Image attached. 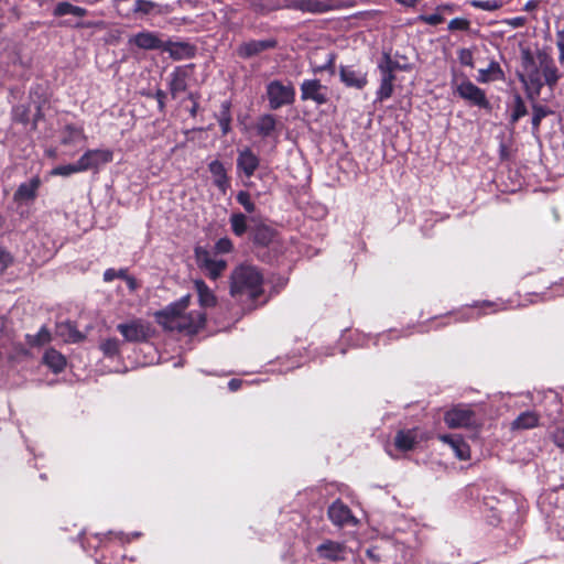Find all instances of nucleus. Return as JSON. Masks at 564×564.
Returning <instances> with one entry per match:
<instances>
[{"label": "nucleus", "mask_w": 564, "mask_h": 564, "mask_svg": "<svg viewBox=\"0 0 564 564\" xmlns=\"http://www.w3.org/2000/svg\"><path fill=\"white\" fill-rule=\"evenodd\" d=\"M259 158L248 148L241 150L237 158V169L251 177L259 167Z\"/></svg>", "instance_id": "obj_17"}, {"label": "nucleus", "mask_w": 564, "mask_h": 564, "mask_svg": "<svg viewBox=\"0 0 564 564\" xmlns=\"http://www.w3.org/2000/svg\"><path fill=\"white\" fill-rule=\"evenodd\" d=\"M240 384H241V381H239V380H237V379H232V380H230V381H229V383H228L229 389H230L231 391H236V390H238V389H239V387H240Z\"/></svg>", "instance_id": "obj_57"}, {"label": "nucleus", "mask_w": 564, "mask_h": 564, "mask_svg": "<svg viewBox=\"0 0 564 564\" xmlns=\"http://www.w3.org/2000/svg\"><path fill=\"white\" fill-rule=\"evenodd\" d=\"M85 140L86 137L82 127L66 124L61 131V142L64 145H75Z\"/></svg>", "instance_id": "obj_23"}, {"label": "nucleus", "mask_w": 564, "mask_h": 564, "mask_svg": "<svg viewBox=\"0 0 564 564\" xmlns=\"http://www.w3.org/2000/svg\"><path fill=\"white\" fill-rule=\"evenodd\" d=\"M26 340L31 346H41L51 340V334L43 327L35 335H26Z\"/></svg>", "instance_id": "obj_35"}, {"label": "nucleus", "mask_w": 564, "mask_h": 564, "mask_svg": "<svg viewBox=\"0 0 564 564\" xmlns=\"http://www.w3.org/2000/svg\"><path fill=\"white\" fill-rule=\"evenodd\" d=\"M456 93L460 98L469 101L475 106L480 108L489 107L485 91L468 79H464L457 84Z\"/></svg>", "instance_id": "obj_10"}, {"label": "nucleus", "mask_w": 564, "mask_h": 564, "mask_svg": "<svg viewBox=\"0 0 564 564\" xmlns=\"http://www.w3.org/2000/svg\"><path fill=\"white\" fill-rule=\"evenodd\" d=\"M158 8V4L148 0H137L134 2L133 12L149 14Z\"/></svg>", "instance_id": "obj_40"}, {"label": "nucleus", "mask_w": 564, "mask_h": 564, "mask_svg": "<svg viewBox=\"0 0 564 564\" xmlns=\"http://www.w3.org/2000/svg\"><path fill=\"white\" fill-rule=\"evenodd\" d=\"M199 304L203 307H212L216 304V296L203 280L195 281Z\"/></svg>", "instance_id": "obj_29"}, {"label": "nucleus", "mask_w": 564, "mask_h": 564, "mask_svg": "<svg viewBox=\"0 0 564 564\" xmlns=\"http://www.w3.org/2000/svg\"><path fill=\"white\" fill-rule=\"evenodd\" d=\"M83 172L82 169H79V162L73 164H66L61 165L52 170V175H59V176H69L74 173Z\"/></svg>", "instance_id": "obj_36"}, {"label": "nucleus", "mask_w": 564, "mask_h": 564, "mask_svg": "<svg viewBox=\"0 0 564 564\" xmlns=\"http://www.w3.org/2000/svg\"><path fill=\"white\" fill-rule=\"evenodd\" d=\"M130 43L142 50H162L163 41L150 31L139 32L130 39Z\"/></svg>", "instance_id": "obj_18"}, {"label": "nucleus", "mask_w": 564, "mask_h": 564, "mask_svg": "<svg viewBox=\"0 0 564 564\" xmlns=\"http://www.w3.org/2000/svg\"><path fill=\"white\" fill-rule=\"evenodd\" d=\"M367 556L376 562H380L386 556L378 546L367 550Z\"/></svg>", "instance_id": "obj_48"}, {"label": "nucleus", "mask_w": 564, "mask_h": 564, "mask_svg": "<svg viewBox=\"0 0 564 564\" xmlns=\"http://www.w3.org/2000/svg\"><path fill=\"white\" fill-rule=\"evenodd\" d=\"M339 6L336 3H326L318 0H296L291 4V8L310 13H324Z\"/></svg>", "instance_id": "obj_19"}, {"label": "nucleus", "mask_w": 564, "mask_h": 564, "mask_svg": "<svg viewBox=\"0 0 564 564\" xmlns=\"http://www.w3.org/2000/svg\"><path fill=\"white\" fill-rule=\"evenodd\" d=\"M538 61L541 68V76L544 79L543 85L546 84L550 88L555 87L561 75L553 58L547 53L539 51Z\"/></svg>", "instance_id": "obj_12"}, {"label": "nucleus", "mask_w": 564, "mask_h": 564, "mask_svg": "<svg viewBox=\"0 0 564 564\" xmlns=\"http://www.w3.org/2000/svg\"><path fill=\"white\" fill-rule=\"evenodd\" d=\"M162 51L169 53L175 61L194 56V47L186 42H163Z\"/></svg>", "instance_id": "obj_20"}, {"label": "nucleus", "mask_w": 564, "mask_h": 564, "mask_svg": "<svg viewBox=\"0 0 564 564\" xmlns=\"http://www.w3.org/2000/svg\"><path fill=\"white\" fill-rule=\"evenodd\" d=\"M127 341H143L149 337L150 327L140 319L122 323L117 326Z\"/></svg>", "instance_id": "obj_11"}, {"label": "nucleus", "mask_w": 564, "mask_h": 564, "mask_svg": "<svg viewBox=\"0 0 564 564\" xmlns=\"http://www.w3.org/2000/svg\"><path fill=\"white\" fill-rule=\"evenodd\" d=\"M469 21L464 18H455L449 21L448 30L451 31H466L469 29Z\"/></svg>", "instance_id": "obj_44"}, {"label": "nucleus", "mask_w": 564, "mask_h": 564, "mask_svg": "<svg viewBox=\"0 0 564 564\" xmlns=\"http://www.w3.org/2000/svg\"><path fill=\"white\" fill-rule=\"evenodd\" d=\"M522 72L519 73V79L525 87L530 97L539 96L543 87L541 68L539 66L538 55L534 56L530 50L521 52Z\"/></svg>", "instance_id": "obj_3"}, {"label": "nucleus", "mask_w": 564, "mask_h": 564, "mask_svg": "<svg viewBox=\"0 0 564 564\" xmlns=\"http://www.w3.org/2000/svg\"><path fill=\"white\" fill-rule=\"evenodd\" d=\"M169 88L170 94L174 99H176L181 93H184L187 89V74L183 68L176 67L170 74Z\"/></svg>", "instance_id": "obj_21"}, {"label": "nucleus", "mask_w": 564, "mask_h": 564, "mask_svg": "<svg viewBox=\"0 0 564 564\" xmlns=\"http://www.w3.org/2000/svg\"><path fill=\"white\" fill-rule=\"evenodd\" d=\"M113 160V152L109 149H95L86 151L79 159V169L83 172L98 170Z\"/></svg>", "instance_id": "obj_9"}, {"label": "nucleus", "mask_w": 564, "mask_h": 564, "mask_svg": "<svg viewBox=\"0 0 564 564\" xmlns=\"http://www.w3.org/2000/svg\"><path fill=\"white\" fill-rule=\"evenodd\" d=\"M14 116L21 122H26L28 121V113H26V109L24 107H18L14 110Z\"/></svg>", "instance_id": "obj_53"}, {"label": "nucleus", "mask_w": 564, "mask_h": 564, "mask_svg": "<svg viewBox=\"0 0 564 564\" xmlns=\"http://www.w3.org/2000/svg\"><path fill=\"white\" fill-rule=\"evenodd\" d=\"M550 113H551V111L547 110L545 107L540 106V105H534L533 106V116H532L533 129L538 130L542 119L545 118Z\"/></svg>", "instance_id": "obj_37"}, {"label": "nucleus", "mask_w": 564, "mask_h": 564, "mask_svg": "<svg viewBox=\"0 0 564 564\" xmlns=\"http://www.w3.org/2000/svg\"><path fill=\"white\" fill-rule=\"evenodd\" d=\"M237 202L243 206V208L246 209V212L248 213H253L254 209H256V205L253 204V202L251 200V197H250V194L248 192H245V191H240L238 194H237Z\"/></svg>", "instance_id": "obj_41"}, {"label": "nucleus", "mask_w": 564, "mask_h": 564, "mask_svg": "<svg viewBox=\"0 0 564 564\" xmlns=\"http://www.w3.org/2000/svg\"><path fill=\"white\" fill-rule=\"evenodd\" d=\"M263 278L253 265H240L231 273L230 293L232 296L257 299L262 294Z\"/></svg>", "instance_id": "obj_2"}, {"label": "nucleus", "mask_w": 564, "mask_h": 564, "mask_svg": "<svg viewBox=\"0 0 564 564\" xmlns=\"http://www.w3.org/2000/svg\"><path fill=\"white\" fill-rule=\"evenodd\" d=\"M397 1L403 6L413 7V6H415L417 0H397Z\"/></svg>", "instance_id": "obj_60"}, {"label": "nucleus", "mask_w": 564, "mask_h": 564, "mask_svg": "<svg viewBox=\"0 0 564 564\" xmlns=\"http://www.w3.org/2000/svg\"><path fill=\"white\" fill-rule=\"evenodd\" d=\"M339 77L347 87L356 89H362L368 83L367 74L351 66H340Z\"/></svg>", "instance_id": "obj_15"}, {"label": "nucleus", "mask_w": 564, "mask_h": 564, "mask_svg": "<svg viewBox=\"0 0 564 564\" xmlns=\"http://www.w3.org/2000/svg\"><path fill=\"white\" fill-rule=\"evenodd\" d=\"M217 119L223 133L227 134L230 131L231 123L230 104L228 101L221 104Z\"/></svg>", "instance_id": "obj_33"}, {"label": "nucleus", "mask_w": 564, "mask_h": 564, "mask_svg": "<svg viewBox=\"0 0 564 564\" xmlns=\"http://www.w3.org/2000/svg\"><path fill=\"white\" fill-rule=\"evenodd\" d=\"M116 278H117V271H115L113 269H108L104 273V280L107 282H110Z\"/></svg>", "instance_id": "obj_55"}, {"label": "nucleus", "mask_w": 564, "mask_h": 564, "mask_svg": "<svg viewBox=\"0 0 564 564\" xmlns=\"http://www.w3.org/2000/svg\"><path fill=\"white\" fill-rule=\"evenodd\" d=\"M328 517L336 525H344L352 518L350 509L339 500L328 508Z\"/></svg>", "instance_id": "obj_22"}, {"label": "nucleus", "mask_w": 564, "mask_h": 564, "mask_svg": "<svg viewBox=\"0 0 564 564\" xmlns=\"http://www.w3.org/2000/svg\"><path fill=\"white\" fill-rule=\"evenodd\" d=\"M189 300L191 296L185 295L177 302L158 312V322L170 330L185 332L187 334L197 333L206 323V314L202 310L184 314V311L188 307Z\"/></svg>", "instance_id": "obj_1"}, {"label": "nucleus", "mask_w": 564, "mask_h": 564, "mask_svg": "<svg viewBox=\"0 0 564 564\" xmlns=\"http://www.w3.org/2000/svg\"><path fill=\"white\" fill-rule=\"evenodd\" d=\"M527 113V108L521 99V97L516 98V107L513 112V121L518 120L519 118L523 117Z\"/></svg>", "instance_id": "obj_47"}, {"label": "nucleus", "mask_w": 564, "mask_h": 564, "mask_svg": "<svg viewBox=\"0 0 564 564\" xmlns=\"http://www.w3.org/2000/svg\"><path fill=\"white\" fill-rule=\"evenodd\" d=\"M378 67L381 73V84L377 91V99L383 101L392 96L393 80L395 78L394 72L399 66L391 59L389 54L384 53Z\"/></svg>", "instance_id": "obj_6"}, {"label": "nucleus", "mask_w": 564, "mask_h": 564, "mask_svg": "<svg viewBox=\"0 0 564 564\" xmlns=\"http://www.w3.org/2000/svg\"><path fill=\"white\" fill-rule=\"evenodd\" d=\"M458 61L462 65L474 67V55L469 48H460L457 53Z\"/></svg>", "instance_id": "obj_42"}, {"label": "nucleus", "mask_w": 564, "mask_h": 564, "mask_svg": "<svg viewBox=\"0 0 564 564\" xmlns=\"http://www.w3.org/2000/svg\"><path fill=\"white\" fill-rule=\"evenodd\" d=\"M444 19L440 13H434L429 17H425V23H429L431 25H436L438 23H442Z\"/></svg>", "instance_id": "obj_52"}, {"label": "nucleus", "mask_w": 564, "mask_h": 564, "mask_svg": "<svg viewBox=\"0 0 564 564\" xmlns=\"http://www.w3.org/2000/svg\"><path fill=\"white\" fill-rule=\"evenodd\" d=\"M444 421L451 429L477 425V416L469 405L458 404L446 411Z\"/></svg>", "instance_id": "obj_7"}, {"label": "nucleus", "mask_w": 564, "mask_h": 564, "mask_svg": "<svg viewBox=\"0 0 564 564\" xmlns=\"http://www.w3.org/2000/svg\"><path fill=\"white\" fill-rule=\"evenodd\" d=\"M43 361L55 373L63 371L66 366V358L53 348L45 351Z\"/></svg>", "instance_id": "obj_27"}, {"label": "nucleus", "mask_w": 564, "mask_h": 564, "mask_svg": "<svg viewBox=\"0 0 564 564\" xmlns=\"http://www.w3.org/2000/svg\"><path fill=\"white\" fill-rule=\"evenodd\" d=\"M275 46L276 41L274 39L252 40L242 43L238 47L237 53L242 58H250L254 55L260 54L263 51L274 48Z\"/></svg>", "instance_id": "obj_14"}, {"label": "nucleus", "mask_w": 564, "mask_h": 564, "mask_svg": "<svg viewBox=\"0 0 564 564\" xmlns=\"http://www.w3.org/2000/svg\"><path fill=\"white\" fill-rule=\"evenodd\" d=\"M231 249H232V242L229 238H220L215 245V250L218 253H227V252H230Z\"/></svg>", "instance_id": "obj_45"}, {"label": "nucleus", "mask_w": 564, "mask_h": 564, "mask_svg": "<svg viewBox=\"0 0 564 564\" xmlns=\"http://www.w3.org/2000/svg\"><path fill=\"white\" fill-rule=\"evenodd\" d=\"M251 236L256 245L267 247L274 238V230L267 225H258L251 229Z\"/></svg>", "instance_id": "obj_26"}, {"label": "nucleus", "mask_w": 564, "mask_h": 564, "mask_svg": "<svg viewBox=\"0 0 564 564\" xmlns=\"http://www.w3.org/2000/svg\"><path fill=\"white\" fill-rule=\"evenodd\" d=\"M124 275H128L124 270H120L117 272V278H122L124 280Z\"/></svg>", "instance_id": "obj_62"}, {"label": "nucleus", "mask_w": 564, "mask_h": 564, "mask_svg": "<svg viewBox=\"0 0 564 564\" xmlns=\"http://www.w3.org/2000/svg\"><path fill=\"white\" fill-rule=\"evenodd\" d=\"M69 339L74 343L80 341L83 339V335L77 330H72L69 334Z\"/></svg>", "instance_id": "obj_56"}, {"label": "nucleus", "mask_w": 564, "mask_h": 564, "mask_svg": "<svg viewBox=\"0 0 564 564\" xmlns=\"http://www.w3.org/2000/svg\"><path fill=\"white\" fill-rule=\"evenodd\" d=\"M100 349L106 356H115L119 352V340L117 338H108L101 343Z\"/></svg>", "instance_id": "obj_38"}, {"label": "nucleus", "mask_w": 564, "mask_h": 564, "mask_svg": "<svg viewBox=\"0 0 564 564\" xmlns=\"http://www.w3.org/2000/svg\"><path fill=\"white\" fill-rule=\"evenodd\" d=\"M556 46L558 48V61L564 64V29L556 32Z\"/></svg>", "instance_id": "obj_46"}, {"label": "nucleus", "mask_w": 564, "mask_h": 564, "mask_svg": "<svg viewBox=\"0 0 564 564\" xmlns=\"http://www.w3.org/2000/svg\"><path fill=\"white\" fill-rule=\"evenodd\" d=\"M276 119L273 115L265 113L259 117L256 129L262 138L271 137L276 128Z\"/></svg>", "instance_id": "obj_28"}, {"label": "nucleus", "mask_w": 564, "mask_h": 564, "mask_svg": "<svg viewBox=\"0 0 564 564\" xmlns=\"http://www.w3.org/2000/svg\"><path fill=\"white\" fill-rule=\"evenodd\" d=\"M443 443L447 444L452 449L456 446V441L462 440L459 435H440L438 437Z\"/></svg>", "instance_id": "obj_50"}, {"label": "nucleus", "mask_w": 564, "mask_h": 564, "mask_svg": "<svg viewBox=\"0 0 564 564\" xmlns=\"http://www.w3.org/2000/svg\"><path fill=\"white\" fill-rule=\"evenodd\" d=\"M269 107L278 110L284 106L292 105L295 99V88L292 83L284 84L281 80H272L265 87Z\"/></svg>", "instance_id": "obj_4"}, {"label": "nucleus", "mask_w": 564, "mask_h": 564, "mask_svg": "<svg viewBox=\"0 0 564 564\" xmlns=\"http://www.w3.org/2000/svg\"><path fill=\"white\" fill-rule=\"evenodd\" d=\"M195 259L198 268L213 280L219 278L227 268L225 260L216 258L212 251L203 247L195 248Z\"/></svg>", "instance_id": "obj_5"}, {"label": "nucleus", "mask_w": 564, "mask_h": 564, "mask_svg": "<svg viewBox=\"0 0 564 564\" xmlns=\"http://www.w3.org/2000/svg\"><path fill=\"white\" fill-rule=\"evenodd\" d=\"M165 97H166V94L165 91H163L162 89H158L155 91V99L158 101V105H159V108L160 110L162 111L165 107Z\"/></svg>", "instance_id": "obj_51"}, {"label": "nucleus", "mask_w": 564, "mask_h": 564, "mask_svg": "<svg viewBox=\"0 0 564 564\" xmlns=\"http://www.w3.org/2000/svg\"><path fill=\"white\" fill-rule=\"evenodd\" d=\"M0 260L3 264V267H6L10 260L9 254L3 251H0Z\"/></svg>", "instance_id": "obj_58"}, {"label": "nucleus", "mask_w": 564, "mask_h": 564, "mask_svg": "<svg viewBox=\"0 0 564 564\" xmlns=\"http://www.w3.org/2000/svg\"><path fill=\"white\" fill-rule=\"evenodd\" d=\"M53 14L55 17H63L66 14H72L75 17H85L87 14V10L82 7L74 6L69 2H59L54 8Z\"/></svg>", "instance_id": "obj_30"}, {"label": "nucleus", "mask_w": 564, "mask_h": 564, "mask_svg": "<svg viewBox=\"0 0 564 564\" xmlns=\"http://www.w3.org/2000/svg\"><path fill=\"white\" fill-rule=\"evenodd\" d=\"M333 64H334V57H333V56H330V57L328 58L327 63H326L325 65H323V66L318 67V68H317V70H324V69H326V68H329V67H332V66H333Z\"/></svg>", "instance_id": "obj_59"}, {"label": "nucleus", "mask_w": 564, "mask_h": 564, "mask_svg": "<svg viewBox=\"0 0 564 564\" xmlns=\"http://www.w3.org/2000/svg\"><path fill=\"white\" fill-rule=\"evenodd\" d=\"M552 440L558 447L564 448V430L556 429L552 433Z\"/></svg>", "instance_id": "obj_49"}, {"label": "nucleus", "mask_w": 564, "mask_h": 564, "mask_svg": "<svg viewBox=\"0 0 564 564\" xmlns=\"http://www.w3.org/2000/svg\"><path fill=\"white\" fill-rule=\"evenodd\" d=\"M229 221L231 225L232 232L236 236L241 237L242 235L246 234V231L248 229L246 215H243L241 213L232 214L230 216Z\"/></svg>", "instance_id": "obj_34"}, {"label": "nucleus", "mask_w": 564, "mask_h": 564, "mask_svg": "<svg viewBox=\"0 0 564 564\" xmlns=\"http://www.w3.org/2000/svg\"><path fill=\"white\" fill-rule=\"evenodd\" d=\"M301 99L303 101L312 100L316 105L322 106L328 101V88L318 79H305L301 84Z\"/></svg>", "instance_id": "obj_8"}, {"label": "nucleus", "mask_w": 564, "mask_h": 564, "mask_svg": "<svg viewBox=\"0 0 564 564\" xmlns=\"http://www.w3.org/2000/svg\"><path fill=\"white\" fill-rule=\"evenodd\" d=\"M208 169L213 175L214 184L223 193H225L229 186V178L227 176V172H226L224 164L220 161L215 160L209 163Z\"/></svg>", "instance_id": "obj_24"}, {"label": "nucleus", "mask_w": 564, "mask_h": 564, "mask_svg": "<svg viewBox=\"0 0 564 564\" xmlns=\"http://www.w3.org/2000/svg\"><path fill=\"white\" fill-rule=\"evenodd\" d=\"M503 78L505 73L499 63L491 61L486 68H480L478 70L477 82L485 84L495 80H502Z\"/></svg>", "instance_id": "obj_25"}, {"label": "nucleus", "mask_w": 564, "mask_h": 564, "mask_svg": "<svg viewBox=\"0 0 564 564\" xmlns=\"http://www.w3.org/2000/svg\"><path fill=\"white\" fill-rule=\"evenodd\" d=\"M197 108H198V104L195 101L193 104V107L191 108L189 112L192 116H196V112H197Z\"/></svg>", "instance_id": "obj_61"}, {"label": "nucleus", "mask_w": 564, "mask_h": 564, "mask_svg": "<svg viewBox=\"0 0 564 564\" xmlns=\"http://www.w3.org/2000/svg\"><path fill=\"white\" fill-rule=\"evenodd\" d=\"M455 456L460 460L469 459L470 457V448L468 444L462 438L456 441V446L453 449Z\"/></svg>", "instance_id": "obj_39"}, {"label": "nucleus", "mask_w": 564, "mask_h": 564, "mask_svg": "<svg viewBox=\"0 0 564 564\" xmlns=\"http://www.w3.org/2000/svg\"><path fill=\"white\" fill-rule=\"evenodd\" d=\"M316 552L321 558L328 561H343L348 554V550L344 543L327 540L316 547Z\"/></svg>", "instance_id": "obj_13"}, {"label": "nucleus", "mask_w": 564, "mask_h": 564, "mask_svg": "<svg viewBox=\"0 0 564 564\" xmlns=\"http://www.w3.org/2000/svg\"><path fill=\"white\" fill-rule=\"evenodd\" d=\"M124 281L130 291H135L139 288L138 281L133 276L124 275Z\"/></svg>", "instance_id": "obj_54"}, {"label": "nucleus", "mask_w": 564, "mask_h": 564, "mask_svg": "<svg viewBox=\"0 0 564 564\" xmlns=\"http://www.w3.org/2000/svg\"><path fill=\"white\" fill-rule=\"evenodd\" d=\"M539 416L536 413L527 411L521 413L513 422L512 429H532L536 426Z\"/></svg>", "instance_id": "obj_31"}, {"label": "nucleus", "mask_w": 564, "mask_h": 564, "mask_svg": "<svg viewBox=\"0 0 564 564\" xmlns=\"http://www.w3.org/2000/svg\"><path fill=\"white\" fill-rule=\"evenodd\" d=\"M471 6L475 8H478V9H482L485 11H495L501 7V4L496 0H486V1L475 0L471 2Z\"/></svg>", "instance_id": "obj_43"}, {"label": "nucleus", "mask_w": 564, "mask_h": 564, "mask_svg": "<svg viewBox=\"0 0 564 564\" xmlns=\"http://www.w3.org/2000/svg\"><path fill=\"white\" fill-rule=\"evenodd\" d=\"M415 435L413 431H400L395 436L394 444L400 451H409L413 447Z\"/></svg>", "instance_id": "obj_32"}, {"label": "nucleus", "mask_w": 564, "mask_h": 564, "mask_svg": "<svg viewBox=\"0 0 564 564\" xmlns=\"http://www.w3.org/2000/svg\"><path fill=\"white\" fill-rule=\"evenodd\" d=\"M41 186V180L37 176L19 185L13 195V199L18 203H26L35 199L37 191Z\"/></svg>", "instance_id": "obj_16"}]
</instances>
